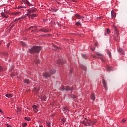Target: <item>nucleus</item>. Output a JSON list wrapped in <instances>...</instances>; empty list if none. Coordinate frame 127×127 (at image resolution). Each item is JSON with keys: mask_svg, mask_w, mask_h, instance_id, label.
I'll list each match as a JSON object with an SVG mask.
<instances>
[{"mask_svg": "<svg viewBox=\"0 0 127 127\" xmlns=\"http://www.w3.org/2000/svg\"><path fill=\"white\" fill-rule=\"evenodd\" d=\"M126 122H127V120H126V119H123L122 120L121 123V124H125V123H126Z\"/></svg>", "mask_w": 127, "mask_h": 127, "instance_id": "25", "label": "nucleus"}, {"mask_svg": "<svg viewBox=\"0 0 127 127\" xmlns=\"http://www.w3.org/2000/svg\"><path fill=\"white\" fill-rule=\"evenodd\" d=\"M0 113H2V110H1V109H0Z\"/></svg>", "mask_w": 127, "mask_h": 127, "instance_id": "41", "label": "nucleus"}, {"mask_svg": "<svg viewBox=\"0 0 127 127\" xmlns=\"http://www.w3.org/2000/svg\"><path fill=\"white\" fill-rule=\"evenodd\" d=\"M41 100H42V101H45L46 100V96L45 95L42 96L40 97Z\"/></svg>", "mask_w": 127, "mask_h": 127, "instance_id": "21", "label": "nucleus"}, {"mask_svg": "<svg viewBox=\"0 0 127 127\" xmlns=\"http://www.w3.org/2000/svg\"><path fill=\"white\" fill-rule=\"evenodd\" d=\"M112 67H111V66H109L108 68H107V71H108V72H110V71H112Z\"/></svg>", "mask_w": 127, "mask_h": 127, "instance_id": "26", "label": "nucleus"}, {"mask_svg": "<svg viewBox=\"0 0 127 127\" xmlns=\"http://www.w3.org/2000/svg\"><path fill=\"white\" fill-rule=\"evenodd\" d=\"M93 57H96V56H95V55H93Z\"/></svg>", "mask_w": 127, "mask_h": 127, "instance_id": "45", "label": "nucleus"}, {"mask_svg": "<svg viewBox=\"0 0 127 127\" xmlns=\"http://www.w3.org/2000/svg\"><path fill=\"white\" fill-rule=\"evenodd\" d=\"M41 50V47L34 46L29 50L30 53H39V51Z\"/></svg>", "mask_w": 127, "mask_h": 127, "instance_id": "1", "label": "nucleus"}, {"mask_svg": "<svg viewBox=\"0 0 127 127\" xmlns=\"http://www.w3.org/2000/svg\"><path fill=\"white\" fill-rule=\"evenodd\" d=\"M102 83H103V85L105 89H106V90H107V83H106V81L104 79L102 80Z\"/></svg>", "mask_w": 127, "mask_h": 127, "instance_id": "11", "label": "nucleus"}, {"mask_svg": "<svg viewBox=\"0 0 127 127\" xmlns=\"http://www.w3.org/2000/svg\"><path fill=\"white\" fill-rule=\"evenodd\" d=\"M91 100H93V101H95V100L96 99L95 97V94H91Z\"/></svg>", "mask_w": 127, "mask_h": 127, "instance_id": "20", "label": "nucleus"}, {"mask_svg": "<svg viewBox=\"0 0 127 127\" xmlns=\"http://www.w3.org/2000/svg\"><path fill=\"white\" fill-rule=\"evenodd\" d=\"M96 120L93 121H91V120H88V125L89 126H94V125H95V124H96Z\"/></svg>", "mask_w": 127, "mask_h": 127, "instance_id": "6", "label": "nucleus"}, {"mask_svg": "<svg viewBox=\"0 0 127 127\" xmlns=\"http://www.w3.org/2000/svg\"><path fill=\"white\" fill-rule=\"evenodd\" d=\"M27 15H28L29 17L30 16H31V18L33 19L34 18V17H36V16H37V15H36V14H32V15H30L29 14H27Z\"/></svg>", "mask_w": 127, "mask_h": 127, "instance_id": "12", "label": "nucleus"}, {"mask_svg": "<svg viewBox=\"0 0 127 127\" xmlns=\"http://www.w3.org/2000/svg\"><path fill=\"white\" fill-rule=\"evenodd\" d=\"M75 86H73L72 87V88L71 89L69 86H66V88H65V87L62 86V88H60L61 91H64V90H66V91H69V90H73V88H75Z\"/></svg>", "mask_w": 127, "mask_h": 127, "instance_id": "2", "label": "nucleus"}, {"mask_svg": "<svg viewBox=\"0 0 127 127\" xmlns=\"http://www.w3.org/2000/svg\"><path fill=\"white\" fill-rule=\"evenodd\" d=\"M19 14H20V12H15L14 13H12L11 14L12 15H13V16H17V15H18Z\"/></svg>", "mask_w": 127, "mask_h": 127, "instance_id": "14", "label": "nucleus"}, {"mask_svg": "<svg viewBox=\"0 0 127 127\" xmlns=\"http://www.w3.org/2000/svg\"><path fill=\"white\" fill-rule=\"evenodd\" d=\"M50 73L45 72L43 73V77H50L51 75H53V74H54L55 73V71H53L51 72V71L49 72Z\"/></svg>", "mask_w": 127, "mask_h": 127, "instance_id": "3", "label": "nucleus"}, {"mask_svg": "<svg viewBox=\"0 0 127 127\" xmlns=\"http://www.w3.org/2000/svg\"><path fill=\"white\" fill-rule=\"evenodd\" d=\"M62 122L63 123H65V122H66V119H65V118L64 117H62L61 119Z\"/></svg>", "mask_w": 127, "mask_h": 127, "instance_id": "22", "label": "nucleus"}, {"mask_svg": "<svg viewBox=\"0 0 127 127\" xmlns=\"http://www.w3.org/2000/svg\"><path fill=\"white\" fill-rule=\"evenodd\" d=\"M7 127H11V126L8 124H6Z\"/></svg>", "mask_w": 127, "mask_h": 127, "instance_id": "31", "label": "nucleus"}, {"mask_svg": "<svg viewBox=\"0 0 127 127\" xmlns=\"http://www.w3.org/2000/svg\"><path fill=\"white\" fill-rule=\"evenodd\" d=\"M109 55H110V54H111V53H109Z\"/></svg>", "mask_w": 127, "mask_h": 127, "instance_id": "49", "label": "nucleus"}, {"mask_svg": "<svg viewBox=\"0 0 127 127\" xmlns=\"http://www.w3.org/2000/svg\"><path fill=\"white\" fill-rule=\"evenodd\" d=\"M97 55H99V56H101L102 55L101 54H99L98 53H96Z\"/></svg>", "mask_w": 127, "mask_h": 127, "instance_id": "35", "label": "nucleus"}, {"mask_svg": "<svg viewBox=\"0 0 127 127\" xmlns=\"http://www.w3.org/2000/svg\"><path fill=\"white\" fill-rule=\"evenodd\" d=\"M40 31H42L43 32H48V30L46 29H41Z\"/></svg>", "mask_w": 127, "mask_h": 127, "instance_id": "19", "label": "nucleus"}, {"mask_svg": "<svg viewBox=\"0 0 127 127\" xmlns=\"http://www.w3.org/2000/svg\"><path fill=\"white\" fill-rule=\"evenodd\" d=\"M32 28V27H31L30 28Z\"/></svg>", "mask_w": 127, "mask_h": 127, "instance_id": "48", "label": "nucleus"}, {"mask_svg": "<svg viewBox=\"0 0 127 127\" xmlns=\"http://www.w3.org/2000/svg\"><path fill=\"white\" fill-rule=\"evenodd\" d=\"M7 119H9V120L11 119V118L10 117H7Z\"/></svg>", "mask_w": 127, "mask_h": 127, "instance_id": "42", "label": "nucleus"}, {"mask_svg": "<svg viewBox=\"0 0 127 127\" xmlns=\"http://www.w3.org/2000/svg\"><path fill=\"white\" fill-rule=\"evenodd\" d=\"M58 63L59 64H64V62L63 61V60H58L57 61Z\"/></svg>", "mask_w": 127, "mask_h": 127, "instance_id": "15", "label": "nucleus"}, {"mask_svg": "<svg viewBox=\"0 0 127 127\" xmlns=\"http://www.w3.org/2000/svg\"><path fill=\"white\" fill-rule=\"evenodd\" d=\"M74 16L75 17H76V18H77V19H81L82 18H84V17L80 16V15L78 14L74 15Z\"/></svg>", "mask_w": 127, "mask_h": 127, "instance_id": "10", "label": "nucleus"}, {"mask_svg": "<svg viewBox=\"0 0 127 127\" xmlns=\"http://www.w3.org/2000/svg\"><path fill=\"white\" fill-rule=\"evenodd\" d=\"M2 67H1V66H0V71H2Z\"/></svg>", "mask_w": 127, "mask_h": 127, "instance_id": "36", "label": "nucleus"}, {"mask_svg": "<svg viewBox=\"0 0 127 127\" xmlns=\"http://www.w3.org/2000/svg\"><path fill=\"white\" fill-rule=\"evenodd\" d=\"M5 56H7V54H4Z\"/></svg>", "mask_w": 127, "mask_h": 127, "instance_id": "43", "label": "nucleus"}, {"mask_svg": "<svg viewBox=\"0 0 127 127\" xmlns=\"http://www.w3.org/2000/svg\"><path fill=\"white\" fill-rule=\"evenodd\" d=\"M77 96H74V97H73V98H76Z\"/></svg>", "mask_w": 127, "mask_h": 127, "instance_id": "46", "label": "nucleus"}, {"mask_svg": "<svg viewBox=\"0 0 127 127\" xmlns=\"http://www.w3.org/2000/svg\"><path fill=\"white\" fill-rule=\"evenodd\" d=\"M111 16L112 18H115L116 17V13H115V12L113 11H111Z\"/></svg>", "mask_w": 127, "mask_h": 127, "instance_id": "13", "label": "nucleus"}, {"mask_svg": "<svg viewBox=\"0 0 127 127\" xmlns=\"http://www.w3.org/2000/svg\"><path fill=\"white\" fill-rule=\"evenodd\" d=\"M119 51H120V52H122V49H119Z\"/></svg>", "mask_w": 127, "mask_h": 127, "instance_id": "38", "label": "nucleus"}, {"mask_svg": "<svg viewBox=\"0 0 127 127\" xmlns=\"http://www.w3.org/2000/svg\"><path fill=\"white\" fill-rule=\"evenodd\" d=\"M17 114H21V109H20V108H17Z\"/></svg>", "mask_w": 127, "mask_h": 127, "instance_id": "18", "label": "nucleus"}, {"mask_svg": "<svg viewBox=\"0 0 127 127\" xmlns=\"http://www.w3.org/2000/svg\"><path fill=\"white\" fill-rule=\"evenodd\" d=\"M21 44H22V45H23L24 46V45H25V43H24L23 42H21Z\"/></svg>", "mask_w": 127, "mask_h": 127, "instance_id": "34", "label": "nucleus"}, {"mask_svg": "<svg viewBox=\"0 0 127 127\" xmlns=\"http://www.w3.org/2000/svg\"><path fill=\"white\" fill-rule=\"evenodd\" d=\"M24 119H25V120H26V121H30V117H25V118H24Z\"/></svg>", "mask_w": 127, "mask_h": 127, "instance_id": "24", "label": "nucleus"}, {"mask_svg": "<svg viewBox=\"0 0 127 127\" xmlns=\"http://www.w3.org/2000/svg\"><path fill=\"white\" fill-rule=\"evenodd\" d=\"M5 96L7 97V98H12L13 95L12 94L10 93H8L5 95Z\"/></svg>", "mask_w": 127, "mask_h": 127, "instance_id": "16", "label": "nucleus"}, {"mask_svg": "<svg viewBox=\"0 0 127 127\" xmlns=\"http://www.w3.org/2000/svg\"><path fill=\"white\" fill-rule=\"evenodd\" d=\"M82 56L83 58H88V56H87V55H85V54H82Z\"/></svg>", "mask_w": 127, "mask_h": 127, "instance_id": "27", "label": "nucleus"}, {"mask_svg": "<svg viewBox=\"0 0 127 127\" xmlns=\"http://www.w3.org/2000/svg\"><path fill=\"white\" fill-rule=\"evenodd\" d=\"M54 47H55V48H56V46H54Z\"/></svg>", "mask_w": 127, "mask_h": 127, "instance_id": "47", "label": "nucleus"}, {"mask_svg": "<svg viewBox=\"0 0 127 127\" xmlns=\"http://www.w3.org/2000/svg\"><path fill=\"white\" fill-rule=\"evenodd\" d=\"M22 1L24 4H26L27 5H31V4L29 2L28 0H22Z\"/></svg>", "mask_w": 127, "mask_h": 127, "instance_id": "8", "label": "nucleus"}, {"mask_svg": "<svg viewBox=\"0 0 127 127\" xmlns=\"http://www.w3.org/2000/svg\"><path fill=\"white\" fill-rule=\"evenodd\" d=\"M24 83H25V84H29V83H30L29 80H28V79H25L24 80Z\"/></svg>", "mask_w": 127, "mask_h": 127, "instance_id": "23", "label": "nucleus"}, {"mask_svg": "<svg viewBox=\"0 0 127 127\" xmlns=\"http://www.w3.org/2000/svg\"><path fill=\"white\" fill-rule=\"evenodd\" d=\"M40 61L39 60H37V61L36 62V63H39Z\"/></svg>", "mask_w": 127, "mask_h": 127, "instance_id": "33", "label": "nucleus"}, {"mask_svg": "<svg viewBox=\"0 0 127 127\" xmlns=\"http://www.w3.org/2000/svg\"><path fill=\"white\" fill-rule=\"evenodd\" d=\"M27 126V123H24L22 124V127H25Z\"/></svg>", "mask_w": 127, "mask_h": 127, "instance_id": "28", "label": "nucleus"}, {"mask_svg": "<svg viewBox=\"0 0 127 127\" xmlns=\"http://www.w3.org/2000/svg\"><path fill=\"white\" fill-rule=\"evenodd\" d=\"M33 111L34 113H37L38 110L37 109V106L36 105H33L32 106Z\"/></svg>", "mask_w": 127, "mask_h": 127, "instance_id": "7", "label": "nucleus"}, {"mask_svg": "<svg viewBox=\"0 0 127 127\" xmlns=\"http://www.w3.org/2000/svg\"><path fill=\"white\" fill-rule=\"evenodd\" d=\"M18 8H20V7H18Z\"/></svg>", "mask_w": 127, "mask_h": 127, "instance_id": "50", "label": "nucleus"}, {"mask_svg": "<svg viewBox=\"0 0 127 127\" xmlns=\"http://www.w3.org/2000/svg\"><path fill=\"white\" fill-rule=\"evenodd\" d=\"M88 122H89V120H88L87 118H84L81 120V123L82 124V125H84V126H88L87 124H88Z\"/></svg>", "mask_w": 127, "mask_h": 127, "instance_id": "4", "label": "nucleus"}, {"mask_svg": "<svg viewBox=\"0 0 127 127\" xmlns=\"http://www.w3.org/2000/svg\"><path fill=\"white\" fill-rule=\"evenodd\" d=\"M106 32L107 33V34H109V33H110V32H111V31H110V29H106Z\"/></svg>", "mask_w": 127, "mask_h": 127, "instance_id": "30", "label": "nucleus"}, {"mask_svg": "<svg viewBox=\"0 0 127 127\" xmlns=\"http://www.w3.org/2000/svg\"><path fill=\"white\" fill-rule=\"evenodd\" d=\"M39 127H43V126L40 125Z\"/></svg>", "mask_w": 127, "mask_h": 127, "instance_id": "44", "label": "nucleus"}, {"mask_svg": "<svg viewBox=\"0 0 127 127\" xmlns=\"http://www.w3.org/2000/svg\"><path fill=\"white\" fill-rule=\"evenodd\" d=\"M67 0V1H72V0Z\"/></svg>", "mask_w": 127, "mask_h": 127, "instance_id": "40", "label": "nucleus"}, {"mask_svg": "<svg viewBox=\"0 0 127 127\" xmlns=\"http://www.w3.org/2000/svg\"><path fill=\"white\" fill-rule=\"evenodd\" d=\"M35 11H36V9H28V13H33V12H35Z\"/></svg>", "mask_w": 127, "mask_h": 127, "instance_id": "9", "label": "nucleus"}, {"mask_svg": "<svg viewBox=\"0 0 127 127\" xmlns=\"http://www.w3.org/2000/svg\"><path fill=\"white\" fill-rule=\"evenodd\" d=\"M51 124V123H50V121H48V120L47 121V122H46L47 127H50Z\"/></svg>", "mask_w": 127, "mask_h": 127, "instance_id": "17", "label": "nucleus"}, {"mask_svg": "<svg viewBox=\"0 0 127 127\" xmlns=\"http://www.w3.org/2000/svg\"><path fill=\"white\" fill-rule=\"evenodd\" d=\"M95 46H98V43H95Z\"/></svg>", "mask_w": 127, "mask_h": 127, "instance_id": "37", "label": "nucleus"}, {"mask_svg": "<svg viewBox=\"0 0 127 127\" xmlns=\"http://www.w3.org/2000/svg\"><path fill=\"white\" fill-rule=\"evenodd\" d=\"M91 50H92V51H94V50H95V48H94L93 49H91Z\"/></svg>", "mask_w": 127, "mask_h": 127, "instance_id": "39", "label": "nucleus"}, {"mask_svg": "<svg viewBox=\"0 0 127 127\" xmlns=\"http://www.w3.org/2000/svg\"><path fill=\"white\" fill-rule=\"evenodd\" d=\"M76 25H77V26H79V25H81V23L78 21L76 23Z\"/></svg>", "mask_w": 127, "mask_h": 127, "instance_id": "29", "label": "nucleus"}, {"mask_svg": "<svg viewBox=\"0 0 127 127\" xmlns=\"http://www.w3.org/2000/svg\"><path fill=\"white\" fill-rule=\"evenodd\" d=\"M113 28H114L115 31H117V27H116V26H113Z\"/></svg>", "mask_w": 127, "mask_h": 127, "instance_id": "32", "label": "nucleus"}, {"mask_svg": "<svg viewBox=\"0 0 127 127\" xmlns=\"http://www.w3.org/2000/svg\"><path fill=\"white\" fill-rule=\"evenodd\" d=\"M6 13H8V14H9V13L7 12H2L1 13V15L2 17H3L4 18H8L9 17V16L8 15H7Z\"/></svg>", "mask_w": 127, "mask_h": 127, "instance_id": "5", "label": "nucleus"}]
</instances>
